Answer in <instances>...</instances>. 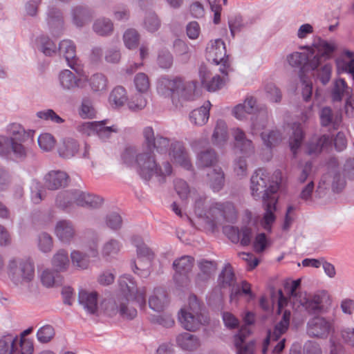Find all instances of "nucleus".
<instances>
[{
    "label": "nucleus",
    "instance_id": "obj_24",
    "mask_svg": "<svg viewBox=\"0 0 354 354\" xmlns=\"http://www.w3.org/2000/svg\"><path fill=\"white\" fill-rule=\"evenodd\" d=\"M232 136L235 140V147L246 156H250L254 152V147L252 140L248 139L245 132L239 128L232 129Z\"/></svg>",
    "mask_w": 354,
    "mask_h": 354
},
{
    "label": "nucleus",
    "instance_id": "obj_52",
    "mask_svg": "<svg viewBox=\"0 0 354 354\" xmlns=\"http://www.w3.org/2000/svg\"><path fill=\"white\" fill-rule=\"evenodd\" d=\"M39 49L44 55L51 56L57 52L55 44L48 37H41L39 38Z\"/></svg>",
    "mask_w": 354,
    "mask_h": 354
},
{
    "label": "nucleus",
    "instance_id": "obj_6",
    "mask_svg": "<svg viewBox=\"0 0 354 354\" xmlns=\"http://www.w3.org/2000/svg\"><path fill=\"white\" fill-rule=\"evenodd\" d=\"M7 269L10 280L17 286H26L35 278L34 263L30 259H10Z\"/></svg>",
    "mask_w": 354,
    "mask_h": 354
},
{
    "label": "nucleus",
    "instance_id": "obj_49",
    "mask_svg": "<svg viewBox=\"0 0 354 354\" xmlns=\"http://www.w3.org/2000/svg\"><path fill=\"white\" fill-rule=\"evenodd\" d=\"M105 122V120L99 122L98 126H97L96 134L102 141H106L111 137L113 133H117L119 131V128L117 125L106 127L104 126Z\"/></svg>",
    "mask_w": 354,
    "mask_h": 354
},
{
    "label": "nucleus",
    "instance_id": "obj_32",
    "mask_svg": "<svg viewBox=\"0 0 354 354\" xmlns=\"http://www.w3.org/2000/svg\"><path fill=\"white\" fill-rule=\"evenodd\" d=\"M79 150L80 145L78 142L70 138L63 140L57 149L59 156L65 159L74 157Z\"/></svg>",
    "mask_w": 354,
    "mask_h": 354
},
{
    "label": "nucleus",
    "instance_id": "obj_38",
    "mask_svg": "<svg viewBox=\"0 0 354 354\" xmlns=\"http://www.w3.org/2000/svg\"><path fill=\"white\" fill-rule=\"evenodd\" d=\"M218 161L216 151L212 149L201 151L197 155L196 165L198 167H209L214 166Z\"/></svg>",
    "mask_w": 354,
    "mask_h": 354
},
{
    "label": "nucleus",
    "instance_id": "obj_25",
    "mask_svg": "<svg viewBox=\"0 0 354 354\" xmlns=\"http://www.w3.org/2000/svg\"><path fill=\"white\" fill-rule=\"evenodd\" d=\"M320 124L322 127L332 126L334 129H338L342 121L340 113H333L331 108L323 107L319 111Z\"/></svg>",
    "mask_w": 354,
    "mask_h": 354
},
{
    "label": "nucleus",
    "instance_id": "obj_5",
    "mask_svg": "<svg viewBox=\"0 0 354 354\" xmlns=\"http://www.w3.org/2000/svg\"><path fill=\"white\" fill-rule=\"evenodd\" d=\"M270 177L266 170L262 168L254 171L250 179L251 194L255 200L261 199L266 202L272 198V196L277 197L279 189L277 184L270 185Z\"/></svg>",
    "mask_w": 354,
    "mask_h": 354
},
{
    "label": "nucleus",
    "instance_id": "obj_54",
    "mask_svg": "<svg viewBox=\"0 0 354 354\" xmlns=\"http://www.w3.org/2000/svg\"><path fill=\"white\" fill-rule=\"evenodd\" d=\"M146 93H139L135 94L128 102L129 108L134 111L142 110L144 109L147 103L145 97Z\"/></svg>",
    "mask_w": 354,
    "mask_h": 354
},
{
    "label": "nucleus",
    "instance_id": "obj_14",
    "mask_svg": "<svg viewBox=\"0 0 354 354\" xmlns=\"http://www.w3.org/2000/svg\"><path fill=\"white\" fill-rule=\"evenodd\" d=\"M178 320L181 326L187 330H195L201 325L207 323V316L195 315L188 312L185 308L180 310Z\"/></svg>",
    "mask_w": 354,
    "mask_h": 354
},
{
    "label": "nucleus",
    "instance_id": "obj_19",
    "mask_svg": "<svg viewBox=\"0 0 354 354\" xmlns=\"http://www.w3.org/2000/svg\"><path fill=\"white\" fill-rule=\"evenodd\" d=\"M199 77L203 86L208 91L214 92L221 89L225 84V80L216 75L211 77V73L205 66H201L199 68Z\"/></svg>",
    "mask_w": 354,
    "mask_h": 354
},
{
    "label": "nucleus",
    "instance_id": "obj_40",
    "mask_svg": "<svg viewBox=\"0 0 354 354\" xmlns=\"http://www.w3.org/2000/svg\"><path fill=\"white\" fill-rule=\"evenodd\" d=\"M292 135L289 140L290 150L294 154L296 155L297 149L301 147L304 133L300 124L295 123L292 125Z\"/></svg>",
    "mask_w": 354,
    "mask_h": 354
},
{
    "label": "nucleus",
    "instance_id": "obj_58",
    "mask_svg": "<svg viewBox=\"0 0 354 354\" xmlns=\"http://www.w3.org/2000/svg\"><path fill=\"white\" fill-rule=\"evenodd\" d=\"M16 351H19V354H32L34 348L32 343L26 338L18 337L16 335V341H15Z\"/></svg>",
    "mask_w": 354,
    "mask_h": 354
},
{
    "label": "nucleus",
    "instance_id": "obj_23",
    "mask_svg": "<svg viewBox=\"0 0 354 354\" xmlns=\"http://www.w3.org/2000/svg\"><path fill=\"white\" fill-rule=\"evenodd\" d=\"M323 298L318 295H309L299 297L300 304L305 308L308 314H318L322 312L324 306Z\"/></svg>",
    "mask_w": 354,
    "mask_h": 354
},
{
    "label": "nucleus",
    "instance_id": "obj_17",
    "mask_svg": "<svg viewBox=\"0 0 354 354\" xmlns=\"http://www.w3.org/2000/svg\"><path fill=\"white\" fill-rule=\"evenodd\" d=\"M46 21L54 35L58 36L64 28V17L62 10L56 6H49L46 12Z\"/></svg>",
    "mask_w": 354,
    "mask_h": 354
},
{
    "label": "nucleus",
    "instance_id": "obj_27",
    "mask_svg": "<svg viewBox=\"0 0 354 354\" xmlns=\"http://www.w3.org/2000/svg\"><path fill=\"white\" fill-rule=\"evenodd\" d=\"M79 303L90 314H95L97 310V293L81 290L79 292Z\"/></svg>",
    "mask_w": 354,
    "mask_h": 354
},
{
    "label": "nucleus",
    "instance_id": "obj_60",
    "mask_svg": "<svg viewBox=\"0 0 354 354\" xmlns=\"http://www.w3.org/2000/svg\"><path fill=\"white\" fill-rule=\"evenodd\" d=\"M95 110L93 106L91 100L84 97L82 100L80 115L83 118H92L95 115Z\"/></svg>",
    "mask_w": 354,
    "mask_h": 354
},
{
    "label": "nucleus",
    "instance_id": "obj_44",
    "mask_svg": "<svg viewBox=\"0 0 354 354\" xmlns=\"http://www.w3.org/2000/svg\"><path fill=\"white\" fill-rule=\"evenodd\" d=\"M52 264L57 272H62L69 266L68 252L64 250H59L52 259Z\"/></svg>",
    "mask_w": 354,
    "mask_h": 354
},
{
    "label": "nucleus",
    "instance_id": "obj_13",
    "mask_svg": "<svg viewBox=\"0 0 354 354\" xmlns=\"http://www.w3.org/2000/svg\"><path fill=\"white\" fill-rule=\"evenodd\" d=\"M58 51L60 55L65 58L68 66L74 70L78 75H81L82 69L78 64V59L76 57V46L69 39L62 40L59 45Z\"/></svg>",
    "mask_w": 354,
    "mask_h": 354
},
{
    "label": "nucleus",
    "instance_id": "obj_45",
    "mask_svg": "<svg viewBox=\"0 0 354 354\" xmlns=\"http://www.w3.org/2000/svg\"><path fill=\"white\" fill-rule=\"evenodd\" d=\"M277 202V197L272 196V198L268 200L266 202H263L265 205V214L263 216V221L265 223L264 227L268 228L274 221L275 216L274 214L276 210V203Z\"/></svg>",
    "mask_w": 354,
    "mask_h": 354
},
{
    "label": "nucleus",
    "instance_id": "obj_62",
    "mask_svg": "<svg viewBox=\"0 0 354 354\" xmlns=\"http://www.w3.org/2000/svg\"><path fill=\"white\" fill-rule=\"evenodd\" d=\"M218 281L223 287L232 286L234 283V274L229 265L225 268L219 275Z\"/></svg>",
    "mask_w": 354,
    "mask_h": 354
},
{
    "label": "nucleus",
    "instance_id": "obj_7",
    "mask_svg": "<svg viewBox=\"0 0 354 354\" xmlns=\"http://www.w3.org/2000/svg\"><path fill=\"white\" fill-rule=\"evenodd\" d=\"M291 313L288 310H285L281 321L277 323L273 331L269 330L266 339L263 342V347L262 350L263 354H266L268 346H273L272 353L279 354L285 347L286 339H281L279 342L274 344L279 339L281 335L284 334L288 329L290 325Z\"/></svg>",
    "mask_w": 354,
    "mask_h": 354
},
{
    "label": "nucleus",
    "instance_id": "obj_8",
    "mask_svg": "<svg viewBox=\"0 0 354 354\" xmlns=\"http://www.w3.org/2000/svg\"><path fill=\"white\" fill-rule=\"evenodd\" d=\"M207 57L216 65L221 64L220 72L227 75L230 64L228 55L226 53L225 44L222 39H218L212 41L210 46L207 48Z\"/></svg>",
    "mask_w": 354,
    "mask_h": 354
},
{
    "label": "nucleus",
    "instance_id": "obj_16",
    "mask_svg": "<svg viewBox=\"0 0 354 354\" xmlns=\"http://www.w3.org/2000/svg\"><path fill=\"white\" fill-rule=\"evenodd\" d=\"M71 15L73 24L77 28H82L91 21L93 12L86 6L77 5L71 8Z\"/></svg>",
    "mask_w": 354,
    "mask_h": 354
},
{
    "label": "nucleus",
    "instance_id": "obj_10",
    "mask_svg": "<svg viewBox=\"0 0 354 354\" xmlns=\"http://www.w3.org/2000/svg\"><path fill=\"white\" fill-rule=\"evenodd\" d=\"M144 138L143 145L145 147L161 153H167L169 147H171L170 140L160 135L155 136L154 131L151 127H146L142 130Z\"/></svg>",
    "mask_w": 354,
    "mask_h": 354
},
{
    "label": "nucleus",
    "instance_id": "obj_46",
    "mask_svg": "<svg viewBox=\"0 0 354 354\" xmlns=\"http://www.w3.org/2000/svg\"><path fill=\"white\" fill-rule=\"evenodd\" d=\"M332 139L328 135H322L316 140L311 141L308 145V153L310 154L320 153L323 149L330 145Z\"/></svg>",
    "mask_w": 354,
    "mask_h": 354
},
{
    "label": "nucleus",
    "instance_id": "obj_35",
    "mask_svg": "<svg viewBox=\"0 0 354 354\" xmlns=\"http://www.w3.org/2000/svg\"><path fill=\"white\" fill-rule=\"evenodd\" d=\"M167 303L165 290L162 288H155L153 294L149 299V307L156 312L162 311Z\"/></svg>",
    "mask_w": 354,
    "mask_h": 354
},
{
    "label": "nucleus",
    "instance_id": "obj_43",
    "mask_svg": "<svg viewBox=\"0 0 354 354\" xmlns=\"http://www.w3.org/2000/svg\"><path fill=\"white\" fill-rule=\"evenodd\" d=\"M89 85L93 92H105L108 88V80L102 73L93 74L89 79Z\"/></svg>",
    "mask_w": 354,
    "mask_h": 354
},
{
    "label": "nucleus",
    "instance_id": "obj_48",
    "mask_svg": "<svg viewBox=\"0 0 354 354\" xmlns=\"http://www.w3.org/2000/svg\"><path fill=\"white\" fill-rule=\"evenodd\" d=\"M261 139L263 144L268 148H272L277 146L282 140L281 133L278 130H271L268 132H262L261 133Z\"/></svg>",
    "mask_w": 354,
    "mask_h": 354
},
{
    "label": "nucleus",
    "instance_id": "obj_4",
    "mask_svg": "<svg viewBox=\"0 0 354 354\" xmlns=\"http://www.w3.org/2000/svg\"><path fill=\"white\" fill-rule=\"evenodd\" d=\"M192 90L195 85L187 86ZM187 86H185L183 80L178 77L170 78L167 76L160 77L157 82V92L160 95L171 99L172 103L176 106H178L180 102V97H183L186 100H194V94L190 93L186 95L184 93Z\"/></svg>",
    "mask_w": 354,
    "mask_h": 354
},
{
    "label": "nucleus",
    "instance_id": "obj_56",
    "mask_svg": "<svg viewBox=\"0 0 354 354\" xmlns=\"http://www.w3.org/2000/svg\"><path fill=\"white\" fill-rule=\"evenodd\" d=\"M55 334L54 328L47 324L37 330V338L41 343H48L54 337Z\"/></svg>",
    "mask_w": 354,
    "mask_h": 354
},
{
    "label": "nucleus",
    "instance_id": "obj_30",
    "mask_svg": "<svg viewBox=\"0 0 354 354\" xmlns=\"http://www.w3.org/2000/svg\"><path fill=\"white\" fill-rule=\"evenodd\" d=\"M210 107V102L207 101L200 108L193 110L189 113L190 122L197 126L205 124L209 120Z\"/></svg>",
    "mask_w": 354,
    "mask_h": 354
},
{
    "label": "nucleus",
    "instance_id": "obj_33",
    "mask_svg": "<svg viewBox=\"0 0 354 354\" xmlns=\"http://www.w3.org/2000/svg\"><path fill=\"white\" fill-rule=\"evenodd\" d=\"M207 183L214 192L220 191L225 183V175L221 167H216L210 170L207 174Z\"/></svg>",
    "mask_w": 354,
    "mask_h": 354
},
{
    "label": "nucleus",
    "instance_id": "obj_41",
    "mask_svg": "<svg viewBox=\"0 0 354 354\" xmlns=\"http://www.w3.org/2000/svg\"><path fill=\"white\" fill-rule=\"evenodd\" d=\"M127 96L124 87L118 86L113 88L109 97L110 104L115 108H118L124 104Z\"/></svg>",
    "mask_w": 354,
    "mask_h": 354
},
{
    "label": "nucleus",
    "instance_id": "obj_39",
    "mask_svg": "<svg viewBox=\"0 0 354 354\" xmlns=\"http://www.w3.org/2000/svg\"><path fill=\"white\" fill-rule=\"evenodd\" d=\"M74 203H76V189L59 192L55 199V205L62 209H66Z\"/></svg>",
    "mask_w": 354,
    "mask_h": 354
},
{
    "label": "nucleus",
    "instance_id": "obj_20",
    "mask_svg": "<svg viewBox=\"0 0 354 354\" xmlns=\"http://www.w3.org/2000/svg\"><path fill=\"white\" fill-rule=\"evenodd\" d=\"M55 233L59 240L65 243H70L76 234L73 223L66 219L60 220L56 223Z\"/></svg>",
    "mask_w": 354,
    "mask_h": 354
},
{
    "label": "nucleus",
    "instance_id": "obj_18",
    "mask_svg": "<svg viewBox=\"0 0 354 354\" xmlns=\"http://www.w3.org/2000/svg\"><path fill=\"white\" fill-rule=\"evenodd\" d=\"M169 156L185 169L189 170L192 167L188 153L182 142L174 141L171 143Z\"/></svg>",
    "mask_w": 354,
    "mask_h": 354
},
{
    "label": "nucleus",
    "instance_id": "obj_29",
    "mask_svg": "<svg viewBox=\"0 0 354 354\" xmlns=\"http://www.w3.org/2000/svg\"><path fill=\"white\" fill-rule=\"evenodd\" d=\"M102 203L103 199L100 196L76 189V204L77 205L98 208Z\"/></svg>",
    "mask_w": 354,
    "mask_h": 354
},
{
    "label": "nucleus",
    "instance_id": "obj_15",
    "mask_svg": "<svg viewBox=\"0 0 354 354\" xmlns=\"http://www.w3.org/2000/svg\"><path fill=\"white\" fill-rule=\"evenodd\" d=\"M301 49L306 50V53L294 52L287 57L289 64L293 67H301L304 66L308 69V62L313 58V55H316V49L313 46H304L300 47Z\"/></svg>",
    "mask_w": 354,
    "mask_h": 354
},
{
    "label": "nucleus",
    "instance_id": "obj_26",
    "mask_svg": "<svg viewBox=\"0 0 354 354\" xmlns=\"http://www.w3.org/2000/svg\"><path fill=\"white\" fill-rule=\"evenodd\" d=\"M59 85L65 91H71L82 86V79L77 77L70 70L65 69L59 74Z\"/></svg>",
    "mask_w": 354,
    "mask_h": 354
},
{
    "label": "nucleus",
    "instance_id": "obj_12",
    "mask_svg": "<svg viewBox=\"0 0 354 354\" xmlns=\"http://www.w3.org/2000/svg\"><path fill=\"white\" fill-rule=\"evenodd\" d=\"M247 114H253L259 111L257 118L252 122V133H256V130L264 129L268 122V113L266 109L259 108L257 100L253 97H248L242 104Z\"/></svg>",
    "mask_w": 354,
    "mask_h": 354
},
{
    "label": "nucleus",
    "instance_id": "obj_28",
    "mask_svg": "<svg viewBox=\"0 0 354 354\" xmlns=\"http://www.w3.org/2000/svg\"><path fill=\"white\" fill-rule=\"evenodd\" d=\"M250 333V331L248 326H244L234 336V344L237 349V354H253L254 344L252 342L244 344L245 339Z\"/></svg>",
    "mask_w": 354,
    "mask_h": 354
},
{
    "label": "nucleus",
    "instance_id": "obj_34",
    "mask_svg": "<svg viewBox=\"0 0 354 354\" xmlns=\"http://www.w3.org/2000/svg\"><path fill=\"white\" fill-rule=\"evenodd\" d=\"M228 140L227 127L225 121L218 120L214 128L212 141L217 147H223Z\"/></svg>",
    "mask_w": 354,
    "mask_h": 354
},
{
    "label": "nucleus",
    "instance_id": "obj_53",
    "mask_svg": "<svg viewBox=\"0 0 354 354\" xmlns=\"http://www.w3.org/2000/svg\"><path fill=\"white\" fill-rule=\"evenodd\" d=\"M134 84L138 92L141 93H147L150 87L149 77L144 73H139L135 76Z\"/></svg>",
    "mask_w": 354,
    "mask_h": 354
},
{
    "label": "nucleus",
    "instance_id": "obj_47",
    "mask_svg": "<svg viewBox=\"0 0 354 354\" xmlns=\"http://www.w3.org/2000/svg\"><path fill=\"white\" fill-rule=\"evenodd\" d=\"M93 28L97 35L106 36L113 32V25L110 19L102 18L95 21Z\"/></svg>",
    "mask_w": 354,
    "mask_h": 354
},
{
    "label": "nucleus",
    "instance_id": "obj_9",
    "mask_svg": "<svg viewBox=\"0 0 354 354\" xmlns=\"http://www.w3.org/2000/svg\"><path fill=\"white\" fill-rule=\"evenodd\" d=\"M138 263L131 261L132 270L142 278H147L150 274L151 261L153 253L145 243H137Z\"/></svg>",
    "mask_w": 354,
    "mask_h": 354
},
{
    "label": "nucleus",
    "instance_id": "obj_2",
    "mask_svg": "<svg viewBox=\"0 0 354 354\" xmlns=\"http://www.w3.org/2000/svg\"><path fill=\"white\" fill-rule=\"evenodd\" d=\"M313 46L316 49V55L308 62V69L313 71L315 80L323 85H326L331 78L332 64L328 62L336 50L337 46L334 41H328L320 37L315 39Z\"/></svg>",
    "mask_w": 354,
    "mask_h": 354
},
{
    "label": "nucleus",
    "instance_id": "obj_1",
    "mask_svg": "<svg viewBox=\"0 0 354 354\" xmlns=\"http://www.w3.org/2000/svg\"><path fill=\"white\" fill-rule=\"evenodd\" d=\"M121 295L109 300L106 306V313L111 317L119 314L127 319H132L137 315L135 308L129 306L130 299L136 301L140 307L145 306V289L138 290L133 278L129 274H124L118 279Z\"/></svg>",
    "mask_w": 354,
    "mask_h": 354
},
{
    "label": "nucleus",
    "instance_id": "obj_51",
    "mask_svg": "<svg viewBox=\"0 0 354 354\" xmlns=\"http://www.w3.org/2000/svg\"><path fill=\"white\" fill-rule=\"evenodd\" d=\"M348 86L344 80L341 78L337 80L334 83V87L331 93L333 101L340 102Z\"/></svg>",
    "mask_w": 354,
    "mask_h": 354
},
{
    "label": "nucleus",
    "instance_id": "obj_21",
    "mask_svg": "<svg viewBox=\"0 0 354 354\" xmlns=\"http://www.w3.org/2000/svg\"><path fill=\"white\" fill-rule=\"evenodd\" d=\"M68 175L63 171H50L45 176L46 186L50 190L64 187L68 185Z\"/></svg>",
    "mask_w": 354,
    "mask_h": 354
},
{
    "label": "nucleus",
    "instance_id": "obj_57",
    "mask_svg": "<svg viewBox=\"0 0 354 354\" xmlns=\"http://www.w3.org/2000/svg\"><path fill=\"white\" fill-rule=\"evenodd\" d=\"M174 189L183 201L187 200L192 193L187 183L180 178L174 180Z\"/></svg>",
    "mask_w": 354,
    "mask_h": 354
},
{
    "label": "nucleus",
    "instance_id": "obj_22",
    "mask_svg": "<svg viewBox=\"0 0 354 354\" xmlns=\"http://www.w3.org/2000/svg\"><path fill=\"white\" fill-rule=\"evenodd\" d=\"M194 265V258L190 256H183L180 258L176 259L173 263V268L176 270V274L174 275V279L177 281L178 277L182 276V282L187 281V274L192 270Z\"/></svg>",
    "mask_w": 354,
    "mask_h": 354
},
{
    "label": "nucleus",
    "instance_id": "obj_59",
    "mask_svg": "<svg viewBox=\"0 0 354 354\" xmlns=\"http://www.w3.org/2000/svg\"><path fill=\"white\" fill-rule=\"evenodd\" d=\"M37 142L39 147L44 151L52 150L55 144L54 137L48 133L41 134L38 138Z\"/></svg>",
    "mask_w": 354,
    "mask_h": 354
},
{
    "label": "nucleus",
    "instance_id": "obj_11",
    "mask_svg": "<svg viewBox=\"0 0 354 354\" xmlns=\"http://www.w3.org/2000/svg\"><path fill=\"white\" fill-rule=\"evenodd\" d=\"M333 331L331 320L317 316L310 319L307 324V333L311 337L326 338Z\"/></svg>",
    "mask_w": 354,
    "mask_h": 354
},
{
    "label": "nucleus",
    "instance_id": "obj_50",
    "mask_svg": "<svg viewBox=\"0 0 354 354\" xmlns=\"http://www.w3.org/2000/svg\"><path fill=\"white\" fill-rule=\"evenodd\" d=\"M71 257L73 265L78 268L86 269L89 266L88 257L80 251H73Z\"/></svg>",
    "mask_w": 354,
    "mask_h": 354
},
{
    "label": "nucleus",
    "instance_id": "obj_3",
    "mask_svg": "<svg viewBox=\"0 0 354 354\" xmlns=\"http://www.w3.org/2000/svg\"><path fill=\"white\" fill-rule=\"evenodd\" d=\"M136 166L138 174L146 180H150L154 176L160 182H164L165 178L172 172V167L169 161L166 160L160 164L156 159L153 151L144 145L142 151L137 155Z\"/></svg>",
    "mask_w": 354,
    "mask_h": 354
},
{
    "label": "nucleus",
    "instance_id": "obj_61",
    "mask_svg": "<svg viewBox=\"0 0 354 354\" xmlns=\"http://www.w3.org/2000/svg\"><path fill=\"white\" fill-rule=\"evenodd\" d=\"M125 46L129 48H135L138 46L139 41V35L134 29L127 30L123 35Z\"/></svg>",
    "mask_w": 354,
    "mask_h": 354
},
{
    "label": "nucleus",
    "instance_id": "obj_31",
    "mask_svg": "<svg viewBox=\"0 0 354 354\" xmlns=\"http://www.w3.org/2000/svg\"><path fill=\"white\" fill-rule=\"evenodd\" d=\"M345 176H342L339 172L326 174L321 178V182L325 185H330L334 192L339 193L345 187L346 182Z\"/></svg>",
    "mask_w": 354,
    "mask_h": 354
},
{
    "label": "nucleus",
    "instance_id": "obj_36",
    "mask_svg": "<svg viewBox=\"0 0 354 354\" xmlns=\"http://www.w3.org/2000/svg\"><path fill=\"white\" fill-rule=\"evenodd\" d=\"M176 343L183 350L194 351L200 346L198 338L189 333H183L176 337Z\"/></svg>",
    "mask_w": 354,
    "mask_h": 354
},
{
    "label": "nucleus",
    "instance_id": "obj_63",
    "mask_svg": "<svg viewBox=\"0 0 354 354\" xmlns=\"http://www.w3.org/2000/svg\"><path fill=\"white\" fill-rule=\"evenodd\" d=\"M174 47L176 55L180 56L183 62H187L189 58V48L187 44L185 41L178 39L175 41Z\"/></svg>",
    "mask_w": 354,
    "mask_h": 354
},
{
    "label": "nucleus",
    "instance_id": "obj_37",
    "mask_svg": "<svg viewBox=\"0 0 354 354\" xmlns=\"http://www.w3.org/2000/svg\"><path fill=\"white\" fill-rule=\"evenodd\" d=\"M121 243L119 241L111 239L105 242L101 250V254L106 261H111L115 258L121 249Z\"/></svg>",
    "mask_w": 354,
    "mask_h": 354
},
{
    "label": "nucleus",
    "instance_id": "obj_42",
    "mask_svg": "<svg viewBox=\"0 0 354 354\" xmlns=\"http://www.w3.org/2000/svg\"><path fill=\"white\" fill-rule=\"evenodd\" d=\"M16 335L8 334L0 339V354H19L15 345Z\"/></svg>",
    "mask_w": 354,
    "mask_h": 354
},
{
    "label": "nucleus",
    "instance_id": "obj_64",
    "mask_svg": "<svg viewBox=\"0 0 354 354\" xmlns=\"http://www.w3.org/2000/svg\"><path fill=\"white\" fill-rule=\"evenodd\" d=\"M228 25L232 37H234L236 32L241 31L246 26L240 15H234L229 18Z\"/></svg>",
    "mask_w": 354,
    "mask_h": 354
},
{
    "label": "nucleus",
    "instance_id": "obj_55",
    "mask_svg": "<svg viewBox=\"0 0 354 354\" xmlns=\"http://www.w3.org/2000/svg\"><path fill=\"white\" fill-rule=\"evenodd\" d=\"M13 156L15 158L24 160L27 156V149L19 140L12 139V146L10 150V158Z\"/></svg>",
    "mask_w": 354,
    "mask_h": 354
}]
</instances>
